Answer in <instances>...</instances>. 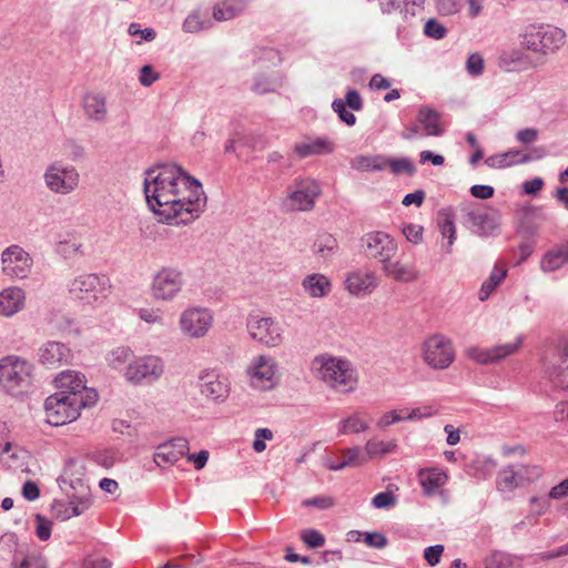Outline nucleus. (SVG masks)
I'll use <instances>...</instances> for the list:
<instances>
[{
  "instance_id": "nucleus-2",
  "label": "nucleus",
  "mask_w": 568,
  "mask_h": 568,
  "mask_svg": "<svg viewBox=\"0 0 568 568\" xmlns=\"http://www.w3.org/2000/svg\"><path fill=\"white\" fill-rule=\"evenodd\" d=\"M523 47L539 55L556 53L566 42V32L552 24L531 23L520 34Z\"/></svg>"
},
{
  "instance_id": "nucleus-60",
  "label": "nucleus",
  "mask_w": 568,
  "mask_h": 568,
  "mask_svg": "<svg viewBox=\"0 0 568 568\" xmlns=\"http://www.w3.org/2000/svg\"><path fill=\"white\" fill-rule=\"evenodd\" d=\"M364 542L376 549H382L387 545V538L382 532H365Z\"/></svg>"
},
{
  "instance_id": "nucleus-34",
  "label": "nucleus",
  "mask_w": 568,
  "mask_h": 568,
  "mask_svg": "<svg viewBox=\"0 0 568 568\" xmlns=\"http://www.w3.org/2000/svg\"><path fill=\"white\" fill-rule=\"evenodd\" d=\"M521 473H517L515 466L503 468L497 474V488L503 493H511L518 487H523Z\"/></svg>"
},
{
  "instance_id": "nucleus-30",
  "label": "nucleus",
  "mask_w": 568,
  "mask_h": 568,
  "mask_svg": "<svg viewBox=\"0 0 568 568\" xmlns=\"http://www.w3.org/2000/svg\"><path fill=\"white\" fill-rule=\"evenodd\" d=\"M568 263V241L547 251L540 262L544 272H554Z\"/></svg>"
},
{
  "instance_id": "nucleus-54",
  "label": "nucleus",
  "mask_w": 568,
  "mask_h": 568,
  "mask_svg": "<svg viewBox=\"0 0 568 568\" xmlns=\"http://www.w3.org/2000/svg\"><path fill=\"white\" fill-rule=\"evenodd\" d=\"M301 538L310 548H318L325 544L324 536L315 529L303 530Z\"/></svg>"
},
{
  "instance_id": "nucleus-59",
  "label": "nucleus",
  "mask_w": 568,
  "mask_h": 568,
  "mask_svg": "<svg viewBox=\"0 0 568 568\" xmlns=\"http://www.w3.org/2000/svg\"><path fill=\"white\" fill-rule=\"evenodd\" d=\"M515 468L517 473H521L524 475L523 486L527 485L528 483L532 481L534 479L538 478L541 475V470L537 466L519 465Z\"/></svg>"
},
{
  "instance_id": "nucleus-3",
  "label": "nucleus",
  "mask_w": 568,
  "mask_h": 568,
  "mask_svg": "<svg viewBox=\"0 0 568 568\" xmlns=\"http://www.w3.org/2000/svg\"><path fill=\"white\" fill-rule=\"evenodd\" d=\"M316 377L339 392L354 389L356 378L351 363L336 357L317 356L312 362Z\"/></svg>"
},
{
  "instance_id": "nucleus-45",
  "label": "nucleus",
  "mask_w": 568,
  "mask_h": 568,
  "mask_svg": "<svg viewBox=\"0 0 568 568\" xmlns=\"http://www.w3.org/2000/svg\"><path fill=\"white\" fill-rule=\"evenodd\" d=\"M439 219L440 233L444 237H447V244L450 247L456 240V227L454 224L453 216L447 212H440Z\"/></svg>"
},
{
  "instance_id": "nucleus-63",
  "label": "nucleus",
  "mask_w": 568,
  "mask_h": 568,
  "mask_svg": "<svg viewBox=\"0 0 568 568\" xmlns=\"http://www.w3.org/2000/svg\"><path fill=\"white\" fill-rule=\"evenodd\" d=\"M405 237L412 243H418L423 237V227L416 224H407L402 230Z\"/></svg>"
},
{
  "instance_id": "nucleus-51",
  "label": "nucleus",
  "mask_w": 568,
  "mask_h": 568,
  "mask_svg": "<svg viewBox=\"0 0 568 568\" xmlns=\"http://www.w3.org/2000/svg\"><path fill=\"white\" fill-rule=\"evenodd\" d=\"M132 357V352L128 347H118L111 352L109 362L115 369H121L122 366Z\"/></svg>"
},
{
  "instance_id": "nucleus-8",
  "label": "nucleus",
  "mask_w": 568,
  "mask_h": 568,
  "mask_svg": "<svg viewBox=\"0 0 568 568\" xmlns=\"http://www.w3.org/2000/svg\"><path fill=\"white\" fill-rule=\"evenodd\" d=\"M31 364L17 356H7L0 359V387L13 394L18 388L29 384Z\"/></svg>"
},
{
  "instance_id": "nucleus-58",
  "label": "nucleus",
  "mask_w": 568,
  "mask_h": 568,
  "mask_svg": "<svg viewBox=\"0 0 568 568\" xmlns=\"http://www.w3.org/2000/svg\"><path fill=\"white\" fill-rule=\"evenodd\" d=\"M444 552L443 545L429 546L424 550V558L429 566L434 567L440 561V557Z\"/></svg>"
},
{
  "instance_id": "nucleus-39",
  "label": "nucleus",
  "mask_w": 568,
  "mask_h": 568,
  "mask_svg": "<svg viewBox=\"0 0 568 568\" xmlns=\"http://www.w3.org/2000/svg\"><path fill=\"white\" fill-rule=\"evenodd\" d=\"M507 271L504 268L494 267L489 277L481 284L478 293V298L484 302L497 288V286L505 278Z\"/></svg>"
},
{
  "instance_id": "nucleus-37",
  "label": "nucleus",
  "mask_w": 568,
  "mask_h": 568,
  "mask_svg": "<svg viewBox=\"0 0 568 568\" xmlns=\"http://www.w3.org/2000/svg\"><path fill=\"white\" fill-rule=\"evenodd\" d=\"M388 159L383 155H358L351 161V166L361 172L383 171Z\"/></svg>"
},
{
  "instance_id": "nucleus-1",
  "label": "nucleus",
  "mask_w": 568,
  "mask_h": 568,
  "mask_svg": "<svg viewBox=\"0 0 568 568\" xmlns=\"http://www.w3.org/2000/svg\"><path fill=\"white\" fill-rule=\"evenodd\" d=\"M143 192L151 211L162 221L187 224L204 211L202 184L175 163H161L145 171Z\"/></svg>"
},
{
  "instance_id": "nucleus-24",
  "label": "nucleus",
  "mask_w": 568,
  "mask_h": 568,
  "mask_svg": "<svg viewBox=\"0 0 568 568\" xmlns=\"http://www.w3.org/2000/svg\"><path fill=\"white\" fill-rule=\"evenodd\" d=\"M26 292L19 286H9L0 292V315L11 317L24 308Z\"/></svg>"
},
{
  "instance_id": "nucleus-9",
  "label": "nucleus",
  "mask_w": 568,
  "mask_h": 568,
  "mask_svg": "<svg viewBox=\"0 0 568 568\" xmlns=\"http://www.w3.org/2000/svg\"><path fill=\"white\" fill-rule=\"evenodd\" d=\"M33 258L22 246L11 244L1 253V272L10 280H26L31 274Z\"/></svg>"
},
{
  "instance_id": "nucleus-33",
  "label": "nucleus",
  "mask_w": 568,
  "mask_h": 568,
  "mask_svg": "<svg viewBox=\"0 0 568 568\" xmlns=\"http://www.w3.org/2000/svg\"><path fill=\"white\" fill-rule=\"evenodd\" d=\"M418 122L424 126L427 135L439 136L443 134V129L440 126V114L429 108L422 106L417 114Z\"/></svg>"
},
{
  "instance_id": "nucleus-16",
  "label": "nucleus",
  "mask_w": 568,
  "mask_h": 568,
  "mask_svg": "<svg viewBox=\"0 0 568 568\" xmlns=\"http://www.w3.org/2000/svg\"><path fill=\"white\" fill-rule=\"evenodd\" d=\"M363 246L365 254L371 258H376L382 265L388 260L395 257L397 253V243L384 232H371L363 236Z\"/></svg>"
},
{
  "instance_id": "nucleus-7",
  "label": "nucleus",
  "mask_w": 568,
  "mask_h": 568,
  "mask_svg": "<svg viewBox=\"0 0 568 568\" xmlns=\"http://www.w3.org/2000/svg\"><path fill=\"white\" fill-rule=\"evenodd\" d=\"M77 403L73 400L69 389L65 388L49 396L44 402L47 422L59 426L75 420L80 416Z\"/></svg>"
},
{
  "instance_id": "nucleus-43",
  "label": "nucleus",
  "mask_w": 568,
  "mask_h": 568,
  "mask_svg": "<svg viewBox=\"0 0 568 568\" xmlns=\"http://www.w3.org/2000/svg\"><path fill=\"white\" fill-rule=\"evenodd\" d=\"M541 156H542V154H536V155L524 154V155H521L520 151L511 150V151H508V152L499 155V168L508 166L514 163H517V164L527 163L535 159H540Z\"/></svg>"
},
{
  "instance_id": "nucleus-5",
  "label": "nucleus",
  "mask_w": 568,
  "mask_h": 568,
  "mask_svg": "<svg viewBox=\"0 0 568 568\" xmlns=\"http://www.w3.org/2000/svg\"><path fill=\"white\" fill-rule=\"evenodd\" d=\"M322 194L321 185L313 179H296L288 187L283 205L287 211H311Z\"/></svg>"
},
{
  "instance_id": "nucleus-35",
  "label": "nucleus",
  "mask_w": 568,
  "mask_h": 568,
  "mask_svg": "<svg viewBox=\"0 0 568 568\" xmlns=\"http://www.w3.org/2000/svg\"><path fill=\"white\" fill-rule=\"evenodd\" d=\"M302 285L312 297H324L331 292V282L318 273L307 275Z\"/></svg>"
},
{
  "instance_id": "nucleus-49",
  "label": "nucleus",
  "mask_w": 568,
  "mask_h": 568,
  "mask_svg": "<svg viewBox=\"0 0 568 568\" xmlns=\"http://www.w3.org/2000/svg\"><path fill=\"white\" fill-rule=\"evenodd\" d=\"M332 109L335 113H337L339 120L345 124L352 126L356 123V116L354 113L347 110V105L344 100L335 99L332 103Z\"/></svg>"
},
{
  "instance_id": "nucleus-42",
  "label": "nucleus",
  "mask_w": 568,
  "mask_h": 568,
  "mask_svg": "<svg viewBox=\"0 0 568 568\" xmlns=\"http://www.w3.org/2000/svg\"><path fill=\"white\" fill-rule=\"evenodd\" d=\"M338 427L339 433L346 435L362 433L368 428V425L355 414L345 419H342L338 424Z\"/></svg>"
},
{
  "instance_id": "nucleus-6",
  "label": "nucleus",
  "mask_w": 568,
  "mask_h": 568,
  "mask_svg": "<svg viewBox=\"0 0 568 568\" xmlns=\"http://www.w3.org/2000/svg\"><path fill=\"white\" fill-rule=\"evenodd\" d=\"M246 329L252 339L267 347L280 346L283 342V328L271 316H261L256 313L248 314Z\"/></svg>"
},
{
  "instance_id": "nucleus-12",
  "label": "nucleus",
  "mask_w": 568,
  "mask_h": 568,
  "mask_svg": "<svg viewBox=\"0 0 568 568\" xmlns=\"http://www.w3.org/2000/svg\"><path fill=\"white\" fill-rule=\"evenodd\" d=\"M423 349L424 361L436 369L447 368L455 359L452 341L440 334L428 337Z\"/></svg>"
},
{
  "instance_id": "nucleus-29",
  "label": "nucleus",
  "mask_w": 568,
  "mask_h": 568,
  "mask_svg": "<svg viewBox=\"0 0 568 568\" xmlns=\"http://www.w3.org/2000/svg\"><path fill=\"white\" fill-rule=\"evenodd\" d=\"M83 110L88 119L95 122L104 121L108 114L104 95L101 93H87L83 97Z\"/></svg>"
},
{
  "instance_id": "nucleus-44",
  "label": "nucleus",
  "mask_w": 568,
  "mask_h": 568,
  "mask_svg": "<svg viewBox=\"0 0 568 568\" xmlns=\"http://www.w3.org/2000/svg\"><path fill=\"white\" fill-rule=\"evenodd\" d=\"M337 247L336 239L331 234L320 235L314 243V251L323 258H327Z\"/></svg>"
},
{
  "instance_id": "nucleus-13",
  "label": "nucleus",
  "mask_w": 568,
  "mask_h": 568,
  "mask_svg": "<svg viewBox=\"0 0 568 568\" xmlns=\"http://www.w3.org/2000/svg\"><path fill=\"white\" fill-rule=\"evenodd\" d=\"M182 272L174 267H162L153 277L151 292L159 301H172L182 290Z\"/></svg>"
},
{
  "instance_id": "nucleus-52",
  "label": "nucleus",
  "mask_w": 568,
  "mask_h": 568,
  "mask_svg": "<svg viewBox=\"0 0 568 568\" xmlns=\"http://www.w3.org/2000/svg\"><path fill=\"white\" fill-rule=\"evenodd\" d=\"M34 520L37 524V527H36L37 537L41 541L49 540L51 537V531H52V521L40 514H37L34 516Z\"/></svg>"
},
{
  "instance_id": "nucleus-4",
  "label": "nucleus",
  "mask_w": 568,
  "mask_h": 568,
  "mask_svg": "<svg viewBox=\"0 0 568 568\" xmlns=\"http://www.w3.org/2000/svg\"><path fill=\"white\" fill-rule=\"evenodd\" d=\"M110 290L109 278L98 274H81L71 281L70 294L85 304L101 303Z\"/></svg>"
},
{
  "instance_id": "nucleus-18",
  "label": "nucleus",
  "mask_w": 568,
  "mask_h": 568,
  "mask_svg": "<svg viewBox=\"0 0 568 568\" xmlns=\"http://www.w3.org/2000/svg\"><path fill=\"white\" fill-rule=\"evenodd\" d=\"M523 343V336H518L514 343H507L494 346L491 348L473 347L467 351L469 358L479 364H493L514 353H516Z\"/></svg>"
},
{
  "instance_id": "nucleus-47",
  "label": "nucleus",
  "mask_w": 568,
  "mask_h": 568,
  "mask_svg": "<svg viewBox=\"0 0 568 568\" xmlns=\"http://www.w3.org/2000/svg\"><path fill=\"white\" fill-rule=\"evenodd\" d=\"M387 165L394 174L406 173L407 175H414L416 172L414 163L408 158L388 159Z\"/></svg>"
},
{
  "instance_id": "nucleus-38",
  "label": "nucleus",
  "mask_w": 568,
  "mask_h": 568,
  "mask_svg": "<svg viewBox=\"0 0 568 568\" xmlns=\"http://www.w3.org/2000/svg\"><path fill=\"white\" fill-rule=\"evenodd\" d=\"M419 483L427 495L446 484L447 476L437 469H423L418 474Z\"/></svg>"
},
{
  "instance_id": "nucleus-55",
  "label": "nucleus",
  "mask_w": 568,
  "mask_h": 568,
  "mask_svg": "<svg viewBox=\"0 0 568 568\" xmlns=\"http://www.w3.org/2000/svg\"><path fill=\"white\" fill-rule=\"evenodd\" d=\"M372 505L378 509H387L396 505V498L392 491H382L373 497Z\"/></svg>"
},
{
  "instance_id": "nucleus-20",
  "label": "nucleus",
  "mask_w": 568,
  "mask_h": 568,
  "mask_svg": "<svg viewBox=\"0 0 568 568\" xmlns=\"http://www.w3.org/2000/svg\"><path fill=\"white\" fill-rule=\"evenodd\" d=\"M189 442L185 438L178 437L156 447L153 456L154 463L159 467H166L175 464L189 453Z\"/></svg>"
},
{
  "instance_id": "nucleus-25",
  "label": "nucleus",
  "mask_w": 568,
  "mask_h": 568,
  "mask_svg": "<svg viewBox=\"0 0 568 568\" xmlns=\"http://www.w3.org/2000/svg\"><path fill=\"white\" fill-rule=\"evenodd\" d=\"M345 286L353 295H366L377 287V280L374 272L354 271L346 276Z\"/></svg>"
},
{
  "instance_id": "nucleus-26",
  "label": "nucleus",
  "mask_w": 568,
  "mask_h": 568,
  "mask_svg": "<svg viewBox=\"0 0 568 568\" xmlns=\"http://www.w3.org/2000/svg\"><path fill=\"white\" fill-rule=\"evenodd\" d=\"M199 386L201 394L213 400H223L229 394L227 384L213 372L202 374Z\"/></svg>"
},
{
  "instance_id": "nucleus-36",
  "label": "nucleus",
  "mask_w": 568,
  "mask_h": 568,
  "mask_svg": "<svg viewBox=\"0 0 568 568\" xmlns=\"http://www.w3.org/2000/svg\"><path fill=\"white\" fill-rule=\"evenodd\" d=\"M382 270L388 277L397 282H410L416 278V273L412 266L400 264L398 261H393V258L384 263Z\"/></svg>"
},
{
  "instance_id": "nucleus-40",
  "label": "nucleus",
  "mask_w": 568,
  "mask_h": 568,
  "mask_svg": "<svg viewBox=\"0 0 568 568\" xmlns=\"http://www.w3.org/2000/svg\"><path fill=\"white\" fill-rule=\"evenodd\" d=\"M69 236V239L59 241L57 245V253L64 258H72L78 254L85 255L83 244L74 236Z\"/></svg>"
},
{
  "instance_id": "nucleus-64",
  "label": "nucleus",
  "mask_w": 568,
  "mask_h": 568,
  "mask_svg": "<svg viewBox=\"0 0 568 568\" xmlns=\"http://www.w3.org/2000/svg\"><path fill=\"white\" fill-rule=\"evenodd\" d=\"M159 79V74L154 72L153 68L149 64L143 65L140 70L139 81L144 87L152 85Z\"/></svg>"
},
{
  "instance_id": "nucleus-48",
  "label": "nucleus",
  "mask_w": 568,
  "mask_h": 568,
  "mask_svg": "<svg viewBox=\"0 0 568 568\" xmlns=\"http://www.w3.org/2000/svg\"><path fill=\"white\" fill-rule=\"evenodd\" d=\"M69 504L71 506V514L79 516L91 507L92 499L89 493H83L81 496L73 495Z\"/></svg>"
},
{
  "instance_id": "nucleus-19",
  "label": "nucleus",
  "mask_w": 568,
  "mask_h": 568,
  "mask_svg": "<svg viewBox=\"0 0 568 568\" xmlns=\"http://www.w3.org/2000/svg\"><path fill=\"white\" fill-rule=\"evenodd\" d=\"M466 223L474 234L490 236L495 234L500 224V214L496 210L470 211Z\"/></svg>"
},
{
  "instance_id": "nucleus-15",
  "label": "nucleus",
  "mask_w": 568,
  "mask_h": 568,
  "mask_svg": "<svg viewBox=\"0 0 568 568\" xmlns=\"http://www.w3.org/2000/svg\"><path fill=\"white\" fill-rule=\"evenodd\" d=\"M180 328L192 338L203 337L213 324L212 313L204 307H190L180 316Z\"/></svg>"
},
{
  "instance_id": "nucleus-53",
  "label": "nucleus",
  "mask_w": 568,
  "mask_h": 568,
  "mask_svg": "<svg viewBox=\"0 0 568 568\" xmlns=\"http://www.w3.org/2000/svg\"><path fill=\"white\" fill-rule=\"evenodd\" d=\"M424 33L432 39L440 40L446 36L447 30L436 19H429L424 26Z\"/></svg>"
},
{
  "instance_id": "nucleus-28",
  "label": "nucleus",
  "mask_w": 568,
  "mask_h": 568,
  "mask_svg": "<svg viewBox=\"0 0 568 568\" xmlns=\"http://www.w3.org/2000/svg\"><path fill=\"white\" fill-rule=\"evenodd\" d=\"M283 85L282 77L276 71L257 73L253 77L251 90L256 94H267L277 91Z\"/></svg>"
},
{
  "instance_id": "nucleus-21",
  "label": "nucleus",
  "mask_w": 568,
  "mask_h": 568,
  "mask_svg": "<svg viewBox=\"0 0 568 568\" xmlns=\"http://www.w3.org/2000/svg\"><path fill=\"white\" fill-rule=\"evenodd\" d=\"M38 356L42 365L48 368H58L70 363L72 353L65 344L50 341L39 348Z\"/></svg>"
},
{
  "instance_id": "nucleus-22",
  "label": "nucleus",
  "mask_w": 568,
  "mask_h": 568,
  "mask_svg": "<svg viewBox=\"0 0 568 568\" xmlns=\"http://www.w3.org/2000/svg\"><path fill=\"white\" fill-rule=\"evenodd\" d=\"M546 374L554 386L568 389V348L559 349L546 368Z\"/></svg>"
},
{
  "instance_id": "nucleus-11",
  "label": "nucleus",
  "mask_w": 568,
  "mask_h": 568,
  "mask_svg": "<svg viewBox=\"0 0 568 568\" xmlns=\"http://www.w3.org/2000/svg\"><path fill=\"white\" fill-rule=\"evenodd\" d=\"M47 187L57 194L72 193L79 185L80 175L72 165L55 162L48 166L43 175Z\"/></svg>"
},
{
  "instance_id": "nucleus-23",
  "label": "nucleus",
  "mask_w": 568,
  "mask_h": 568,
  "mask_svg": "<svg viewBox=\"0 0 568 568\" xmlns=\"http://www.w3.org/2000/svg\"><path fill=\"white\" fill-rule=\"evenodd\" d=\"M498 65L506 72H521L534 67L532 59L521 49H507L500 52Z\"/></svg>"
},
{
  "instance_id": "nucleus-61",
  "label": "nucleus",
  "mask_w": 568,
  "mask_h": 568,
  "mask_svg": "<svg viewBox=\"0 0 568 568\" xmlns=\"http://www.w3.org/2000/svg\"><path fill=\"white\" fill-rule=\"evenodd\" d=\"M52 511H53L55 518H58L60 520H67L73 516H77L75 514H71L70 504L63 503V501H54L52 505Z\"/></svg>"
},
{
  "instance_id": "nucleus-31",
  "label": "nucleus",
  "mask_w": 568,
  "mask_h": 568,
  "mask_svg": "<svg viewBox=\"0 0 568 568\" xmlns=\"http://www.w3.org/2000/svg\"><path fill=\"white\" fill-rule=\"evenodd\" d=\"M247 4L246 0H222L213 7L216 21H227L240 16Z\"/></svg>"
},
{
  "instance_id": "nucleus-46",
  "label": "nucleus",
  "mask_w": 568,
  "mask_h": 568,
  "mask_svg": "<svg viewBox=\"0 0 568 568\" xmlns=\"http://www.w3.org/2000/svg\"><path fill=\"white\" fill-rule=\"evenodd\" d=\"M396 445L390 442H377V440H368L365 446L366 457L373 458L377 455H386L394 450Z\"/></svg>"
},
{
  "instance_id": "nucleus-10",
  "label": "nucleus",
  "mask_w": 568,
  "mask_h": 568,
  "mask_svg": "<svg viewBox=\"0 0 568 568\" xmlns=\"http://www.w3.org/2000/svg\"><path fill=\"white\" fill-rule=\"evenodd\" d=\"M55 382L60 388L69 389L73 400L78 402L75 405L79 412L94 405L98 400L97 390L87 387L84 376L78 372H62L57 376Z\"/></svg>"
},
{
  "instance_id": "nucleus-32",
  "label": "nucleus",
  "mask_w": 568,
  "mask_h": 568,
  "mask_svg": "<svg viewBox=\"0 0 568 568\" xmlns=\"http://www.w3.org/2000/svg\"><path fill=\"white\" fill-rule=\"evenodd\" d=\"M343 460L341 462H334V460H326L325 465L329 470H341L347 466H359L367 462L366 455L363 453L362 448L358 446L345 449L343 452Z\"/></svg>"
},
{
  "instance_id": "nucleus-50",
  "label": "nucleus",
  "mask_w": 568,
  "mask_h": 568,
  "mask_svg": "<svg viewBox=\"0 0 568 568\" xmlns=\"http://www.w3.org/2000/svg\"><path fill=\"white\" fill-rule=\"evenodd\" d=\"M332 109L335 113H337L339 120L345 124L352 126L356 123V116L354 113L347 110V105L344 100L335 99L332 103Z\"/></svg>"
},
{
  "instance_id": "nucleus-27",
  "label": "nucleus",
  "mask_w": 568,
  "mask_h": 568,
  "mask_svg": "<svg viewBox=\"0 0 568 568\" xmlns=\"http://www.w3.org/2000/svg\"><path fill=\"white\" fill-rule=\"evenodd\" d=\"M334 149V143L326 138L307 139L294 145V152L301 159L329 154Z\"/></svg>"
},
{
  "instance_id": "nucleus-56",
  "label": "nucleus",
  "mask_w": 568,
  "mask_h": 568,
  "mask_svg": "<svg viewBox=\"0 0 568 568\" xmlns=\"http://www.w3.org/2000/svg\"><path fill=\"white\" fill-rule=\"evenodd\" d=\"M467 72L473 77H478L484 71V59L479 53H471L466 62Z\"/></svg>"
},
{
  "instance_id": "nucleus-14",
  "label": "nucleus",
  "mask_w": 568,
  "mask_h": 568,
  "mask_svg": "<svg viewBox=\"0 0 568 568\" xmlns=\"http://www.w3.org/2000/svg\"><path fill=\"white\" fill-rule=\"evenodd\" d=\"M163 362L155 356H145L129 363L124 376L132 384H151L163 374Z\"/></svg>"
},
{
  "instance_id": "nucleus-17",
  "label": "nucleus",
  "mask_w": 568,
  "mask_h": 568,
  "mask_svg": "<svg viewBox=\"0 0 568 568\" xmlns=\"http://www.w3.org/2000/svg\"><path fill=\"white\" fill-rule=\"evenodd\" d=\"M276 373V362L271 356L260 355L247 367L251 384L257 388H270Z\"/></svg>"
},
{
  "instance_id": "nucleus-41",
  "label": "nucleus",
  "mask_w": 568,
  "mask_h": 568,
  "mask_svg": "<svg viewBox=\"0 0 568 568\" xmlns=\"http://www.w3.org/2000/svg\"><path fill=\"white\" fill-rule=\"evenodd\" d=\"M211 20H202L199 11H192L183 22V31L189 33H195L205 29L211 28Z\"/></svg>"
},
{
  "instance_id": "nucleus-62",
  "label": "nucleus",
  "mask_w": 568,
  "mask_h": 568,
  "mask_svg": "<svg viewBox=\"0 0 568 568\" xmlns=\"http://www.w3.org/2000/svg\"><path fill=\"white\" fill-rule=\"evenodd\" d=\"M344 102L353 111H361L363 109V100L355 89H349L346 92Z\"/></svg>"
},
{
  "instance_id": "nucleus-57",
  "label": "nucleus",
  "mask_w": 568,
  "mask_h": 568,
  "mask_svg": "<svg viewBox=\"0 0 568 568\" xmlns=\"http://www.w3.org/2000/svg\"><path fill=\"white\" fill-rule=\"evenodd\" d=\"M460 0H436V8L442 16H452L459 11Z\"/></svg>"
}]
</instances>
